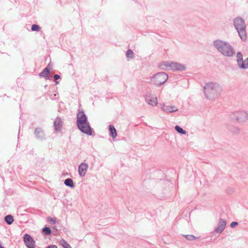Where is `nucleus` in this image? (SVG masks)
I'll list each match as a JSON object with an SVG mask.
<instances>
[{
  "instance_id": "13",
  "label": "nucleus",
  "mask_w": 248,
  "mask_h": 248,
  "mask_svg": "<svg viewBox=\"0 0 248 248\" xmlns=\"http://www.w3.org/2000/svg\"><path fill=\"white\" fill-rule=\"evenodd\" d=\"M50 71L48 69L47 67L45 68L44 70L40 73V76L44 77L46 79H48L49 78V75Z\"/></svg>"
},
{
  "instance_id": "23",
  "label": "nucleus",
  "mask_w": 248,
  "mask_h": 248,
  "mask_svg": "<svg viewBox=\"0 0 248 248\" xmlns=\"http://www.w3.org/2000/svg\"><path fill=\"white\" fill-rule=\"evenodd\" d=\"M40 29L39 26L36 24H33L31 26V30L32 31H39Z\"/></svg>"
},
{
  "instance_id": "29",
  "label": "nucleus",
  "mask_w": 248,
  "mask_h": 248,
  "mask_svg": "<svg viewBox=\"0 0 248 248\" xmlns=\"http://www.w3.org/2000/svg\"><path fill=\"white\" fill-rule=\"evenodd\" d=\"M47 248H57V247L56 246L51 245L48 246Z\"/></svg>"
},
{
  "instance_id": "14",
  "label": "nucleus",
  "mask_w": 248,
  "mask_h": 248,
  "mask_svg": "<svg viewBox=\"0 0 248 248\" xmlns=\"http://www.w3.org/2000/svg\"><path fill=\"white\" fill-rule=\"evenodd\" d=\"M109 130L110 131V135L112 137V138L114 139L116 138L117 136V132L114 126L110 125L109 127Z\"/></svg>"
},
{
  "instance_id": "10",
  "label": "nucleus",
  "mask_w": 248,
  "mask_h": 248,
  "mask_svg": "<svg viewBox=\"0 0 248 248\" xmlns=\"http://www.w3.org/2000/svg\"><path fill=\"white\" fill-rule=\"evenodd\" d=\"M226 225V221L223 219H220L218 226L215 230V232L220 233L225 228Z\"/></svg>"
},
{
  "instance_id": "30",
  "label": "nucleus",
  "mask_w": 248,
  "mask_h": 248,
  "mask_svg": "<svg viewBox=\"0 0 248 248\" xmlns=\"http://www.w3.org/2000/svg\"><path fill=\"white\" fill-rule=\"evenodd\" d=\"M0 248H4L1 245V244H0Z\"/></svg>"
},
{
  "instance_id": "28",
  "label": "nucleus",
  "mask_w": 248,
  "mask_h": 248,
  "mask_svg": "<svg viewBox=\"0 0 248 248\" xmlns=\"http://www.w3.org/2000/svg\"><path fill=\"white\" fill-rule=\"evenodd\" d=\"M54 78L55 80L59 79L60 78V76L59 75H55Z\"/></svg>"
},
{
  "instance_id": "15",
  "label": "nucleus",
  "mask_w": 248,
  "mask_h": 248,
  "mask_svg": "<svg viewBox=\"0 0 248 248\" xmlns=\"http://www.w3.org/2000/svg\"><path fill=\"white\" fill-rule=\"evenodd\" d=\"M239 34L240 35V37L243 40H245L247 38L246 33L245 31V29H242L241 30H240L239 31H237Z\"/></svg>"
},
{
  "instance_id": "20",
  "label": "nucleus",
  "mask_w": 248,
  "mask_h": 248,
  "mask_svg": "<svg viewBox=\"0 0 248 248\" xmlns=\"http://www.w3.org/2000/svg\"><path fill=\"white\" fill-rule=\"evenodd\" d=\"M126 56H127V57L129 58H133V56H134L133 52L130 49L128 50L126 52Z\"/></svg>"
},
{
  "instance_id": "7",
  "label": "nucleus",
  "mask_w": 248,
  "mask_h": 248,
  "mask_svg": "<svg viewBox=\"0 0 248 248\" xmlns=\"http://www.w3.org/2000/svg\"><path fill=\"white\" fill-rule=\"evenodd\" d=\"M87 121V118L83 110L79 109L77 113V124L85 123Z\"/></svg>"
},
{
  "instance_id": "3",
  "label": "nucleus",
  "mask_w": 248,
  "mask_h": 248,
  "mask_svg": "<svg viewBox=\"0 0 248 248\" xmlns=\"http://www.w3.org/2000/svg\"><path fill=\"white\" fill-rule=\"evenodd\" d=\"M237 61L240 68L243 69L248 68V58L244 61L242 55L240 52H238L237 54Z\"/></svg>"
},
{
  "instance_id": "1",
  "label": "nucleus",
  "mask_w": 248,
  "mask_h": 248,
  "mask_svg": "<svg viewBox=\"0 0 248 248\" xmlns=\"http://www.w3.org/2000/svg\"><path fill=\"white\" fill-rule=\"evenodd\" d=\"M204 89L205 95L210 98L218 95L221 91V89L218 85L213 83L207 84Z\"/></svg>"
},
{
  "instance_id": "16",
  "label": "nucleus",
  "mask_w": 248,
  "mask_h": 248,
  "mask_svg": "<svg viewBox=\"0 0 248 248\" xmlns=\"http://www.w3.org/2000/svg\"><path fill=\"white\" fill-rule=\"evenodd\" d=\"M62 123V121L59 119H57L54 122V125L56 130H60L61 128Z\"/></svg>"
},
{
  "instance_id": "26",
  "label": "nucleus",
  "mask_w": 248,
  "mask_h": 248,
  "mask_svg": "<svg viewBox=\"0 0 248 248\" xmlns=\"http://www.w3.org/2000/svg\"><path fill=\"white\" fill-rule=\"evenodd\" d=\"M146 100H147V101L148 102V103L149 104L152 105H154V104L155 103L154 100H151L148 97L146 98Z\"/></svg>"
},
{
  "instance_id": "12",
  "label": "nucleus",
  "mask_w": 248,
  "mask_h": 248,
  "mask_svg": "<svg viewBox=\"0 0 248 248\" xmlns=\"http://www.w3.org/2000/svg\"><path fill=\"white\" fill-rule=\"evenodd\" d=\"M163 110L167 112H172L178 110L177 108L174 106L164 105Z\"/></svg>"
},
{
  "instance_id": "24",
  "label": "nucleus",
  "mask_w": 248,
  "mask_h": 248,
  "mask_svg": "<svg viewBox=\"0 0 248 248\" xmlns=\"http://www.w3.org/2000/svg\"><path fill=\"white\" fill-rule=\"evenodd\" d=\"M47 221H48L49 223H52L53 224H54L56 223V220L55 219V218H52L51 217H48L47 218Z\"/></svg>"
},
{
  "instance_id": "11",
  "label": "nucleus",
  "mask_w": 248,
  "mask_h": 248,
  "mask_svg": "<svg viewBox=\"0 0 248 248\" xmlns=\"http://www.w3.org/2000/svg\"><path fill=\"white\" fill-rule=\"evenodd\" d=\"M88 166L86 163H81L78 167V172L81 176H84L87 170Z\"/></svg>"
},
{
  "instance_id": "27",
  "label": "nucleus",
  "mask_w": 248,
  "mask_h": 248,
  "mask_svg": "<svg viewBox=\"0 0 248 248\" xmlns=\"http://www.w3.org/2000/svg\"><path fill=\"white\" fill-rule=\"evenodd\" d=\"M237 225H238L237 222H232L231 224V227H234L235 226H237Z\"/></svg>"
},
{
  "instance_id": "5",
  "label": "nucleus",
  "mask_w": 248,
  "mask_h": 248,
  "mask_svg": "<svg viewBox=\"0 0 248 248\" xmlns=\"http://www.w3.org/2000/svg\"><path fill=\"white\" fill-rule=\"evenodd\" d=\"M24 241L26 244V246L28 248H35V244L33 239L31 236L28 234H26L24 237Z\"/></svg>"
},
{
  "instance_id": "25",
  "label": "nucleus",
  "mask_w": 248,
  "mask_h": 248,
  "mask_svg": "<svg viewBox=\"0 0 248 248\" xmlns=\"http://www.w3.org/2000/svg\"><path fill=\"white\" fill-rule=\"evenodd\" d=\"M62 246L64 248H72L70 245L64 241L62 242Z\"/></svg>"
},
{
  "instance_id": "17",
  "label": "nucleus",
  "mask_w": 248,
  "mask_h": 248,
  "mask_svg": "<svg viewBox=\"0 0 248 248\" xmlns=\"http://www.w3.org/2000/svg\"><path fill=\"white\" fill-rule=\"evenodd\" d=\"M5 220L8 224H11L14 221V218L12 216L8 215L5 217Z\"/></svg>"
},
{
  "instance_id": "8",
  "label": "nucleus",
  "mask_w": 248,
  "mask_h": 248,
  "mask_svg": "<svg viewBox=\"0 0 248 248\" xmlns=\"http://www.w3.org/2000/svg\"><path fill=\"white\" fill-rule=\"evenodd\" d=\"M168 79V75L164 73H159L156 75V81L157 84L161 85L164 83Z\"/></svg>"
},
{
  "instance_id": "22",
  "label": "nucleus",
  "mask_w": 248,
  "mask_h": 248,
  "mask_svg": "<svg viewBox=\"0 0 248 248\" xmlns=\"http://www.w3.org/2000/svg\"><path fill=\"white\" fill-rule=\"evenodd\" d=\"M184 236L188 240H193L196 239V238L192 235H184Z\"/></svg>"
},
{
  "instance_id": "2",
  "label": "nucleus",
  "mask_w": 248,
  "mask_h": 248,
  "mask_svg": "<svg viewBox=\"0 0 248 248\" xmlns=\"http://www.w3.org/2000/svg\"><path fill=\"white\" fill-rule=\"evenodd\" d=\"M214 44L217 49L224 55L231 56L233 55V49L227 43L222 41L217 40L215 42Z\"/></svg>"
},
{
  "instance_id": "9",
  "label": "nucleus",
  "mask_w": 248,
  "mask_h": 248,
  "mask_svg": "<svg viewBox=\"0 0 248 248\" xmlns=\"http://www.w3.org/2000/svg\"><path fill=\"white\" fill-rule=\"evenodd\" d=\"M234 24L237 31L245 29L246 27L244 20L240 17H237L234 19Z\"/></svg>"
},
{
  "instance_id": "18",
  "label": "nucleus",
  "mask_w": 248,
  "mask_h": 248,
  "mask_svg": "<svg viewBox=\"0 0 248 248\" xmlns=\"http://www.w3.org/2000/svg\"><path fill=\"white\" fill-rule=\"evenodd\" d=\"M64 184L65 185L67 186H69L70 187H73L74 186V184L73 182L71 179H67L64 181Z\"/></svg>"
},
{
  "instance_id": "4",
  "label": "nucleus",
  "mask_w": 248,
  "mask_h": 248,
  "mask_svg": "<svg viewBox=\"0 0 248 248\" xmlns=\"http://www.w3.org/2000/svg\"><path fill=\"white\" fill-rule=\"evenodd\" d=\"M80 124H81V125L77 124L78 128L82 132H83L87 135H92V130H91L90 126L88 124L87 121L85 123H81Z\"/></svg>"
},
{
  "instance_id": "21",
  "label": "nucleus",
  "mask_w": 248,
  "mask_h": 248,
  "mask_svg": "<svg viewBox=\"0 0 248 248\" xmlns=\"http://www.w3.org/2000/svg\"><path fill=\"white\" fill-rule=\"evenodd\" d=\"M43 232L45 234H49L51 233V230L48 227H45L43 229Z\"/></svg>"
},
{
  "instance_id": "6",
  "label": "nucleus",
  "mask_w": 248,
  "mask_h": 248,
  "mask_svg": "<svg viewBox=\"0 0 248 248\" xmlns=\"http://www.w3.org/2000/svg\"><path fill=\"white\" fill-rule=\"evenodd\" d=\"M167 67L172 70L184 71L186 69V67L184 65L177 62H170L169 63Z\"/></svg>"
},
{
  "instance_id": "19",
  "label": "nucleus",
  "mask_w": 248,
  "mask_h": 248,
  "mask_svg": "<svg viewBox=\"0 0 248 248\" xmlns=\"http://www.w3.org/2000/svg\"><path fill=\"white\" fill-rule=\"evenodd\" d=\"M175 128L176 130L180 133L185 134L186 133L185 130H184L181 127H180V126H179L178 125H176L175 126Z\"/></svg>"
}]
</instances>
